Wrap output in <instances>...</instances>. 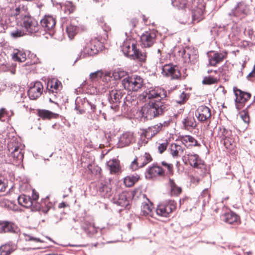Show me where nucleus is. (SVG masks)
Listing matches in <instances>:
<instances>
[{
    "mask_svg": "<svg viewBox=\"0 0 255 255\" xmlns=\"http://www.w3.org/2000/svg\"><path fill=\"white\" fill-rule=\"evenodd\" d=\"M27 7L23 3L16 2L9 8L8 15L3 16L0 19V31H3L8 26H13L17 19H21L22 25L27 34L37 32L39 30L38 22L35 18L27 14Z\"/></svg>",
    "mask_w": 255,
    "mask_h": 255,
    "instance_id": "1",
    "label": "nucleus"
},
{
    "mask_svg": "<svg viewBox=\"0 0 255 255\" xmlns=\"http://www.w3.org/2000/svg\"><path fill=\"white\" fill-rule=\"evenodd\" d=\"M166 95V91L160 88H150L144 91L141 96L145 101L156 100L142 108V116L147 120H151L167 111L169 108V105L163 100Z\"/></svg>",
    "mask_w": 255,
    "mask_h": 255,
    "instance_id": "2",
    "label": "nucleus"
},
{
    "mask_svg": "<svg viewBox=\"0 0 255 255\" xmlns=\"http://www.w3.org/2000/svg\"><path fill=\"white\" fill-rule=\"evenodd\" d=\"M122 84L125 89L129 91H137L143 85L142 79L138 75L128 76L122 80Z\"/></svg>",
    "mask_w": 255,
    "mask_h": 255,
    "instance_id": "3",
    "label": "nucleus"
},
{
    "mask_svg": "<svg viewBox=\"0 0 255 255\" xmlns=\"http://www.w3.org/2000/svg\"><path fill=\"white\" fill-rule=\"evenodd\" d=\"M218 136L224 141L225 146L232 145L236 141V135L232 130L226 129L224 127H219Z\"/></svg>",
    "mask_w": 255,
    "mask_h": 255,
    "instance_id": "4",
    "label": "nucleus"
},
{
    "mask_svg": "<svg viewBox=\"0 0 255 255\" xmlns=\"http://www.w3.org/2000/svg\"><path fill=\"white\" fill-rule=\"evenodd\" d=\"M176 209V203L173 200L165 201L160 203L156 210L159 216L167 217Z\"/></svg>",
    "mask_w": 255,
    "mask_h": 255,
    "instance_id": "5",
    "label": "nucleus"
},
{
    "mask_svg": "<svg viewBox=\"0 0 255 255\" xmlns=\"http://www.w3.org/2000/svg\"><path fill=\"white\" fill-rule=\"evenodd\" d=\"M233 91L236 96V108L239 110L242 108L244 104L251 98V94L250 93L243 91L237 87L233 88Z\"/></svg>",
    "mask_w": 255,
    "mask_h": 255,
    "instance_id": "6",
    "label": "nucleus"
},
{
    "mask_svg": "<svg viewBox=\"0 0 255 255\" xmlns=\"http://www.w3.org/2000/svg\"><path fill=\"white\" fill-rule=\"evenodd\" d=\"M250 11L249 5L245 2L241 1L238 3L236 6L229 13L230 16H234L242 18L247 15Z\"/></svg>",
    "mask_w": 255,
    "mask_h": 255,
    "instance_id": "7",
    "label": "nucleus"
},
{
    "mask_svg": "<svg viewBox=\"0 0 255 255\" xmlns=\"http://www.w3.org/2000/svg\"><path fill=\"white\" fill-rule=\"evenodd\" d=\"M162 74L165 77H170L171 79H178L181 73L177 66L165 65L162 68Z\"/></svg>",
    "mask_w": 255,
    "mask_h": 255,
    "instance_id": "8",
    "label": "nucleus"
},
{
    "mask_svg": "<svg viewBox=\"0 0 255 255\" xmlns=\"http://www.w3.org/2000/svg\"><path fill=\"white\" fill-rule=\"evenodd\" d=\"M162 74L165 77H170L171 79H178L181 73L177 66L165 65L162 68Z\"/></svg>",
    "mask_w": 255,
    "mask_h": 255,
    "instance_id": "9",
    "label": "nucleus"
},
{
    "mask_svg": "<svg viewBox=\"0 0 255 255\" xmlns=\"http://www.w3.org/2000/svg\"><path fill=\"white\" fill-rule=\"evenodd\" d=\"M121 48L124 55L131 58L133 54H135L137 48L136 42L134 39H127L124 41Z\"/></svg>",
    "mask_w": 255,
    "mask_h": 255,
    "instance_id": "10",
    "label": "nucleus"
},
{
    "mask_svg": "<svg viewBox=\"0 0 255 255\" xmlns=\"http://www.w3.org/2000/svg\"><path fill=\"white\" fill-rule=\"evenodd\" d=\"M135 140L133 133L130 131H126L123 133L119 137L117 143L118 147L123 148L129 145Z\"/></svg>",
    "mask_w": 255,
    "mask_h": 255,
    "instance_id": "11",
    "label": "nucleus"
},
{
    "mask_svg": "<svg viewBox=\"0 0 255 255\" xmlns=\"http://www.w3.org/2000/svg\"><path fill=\"white\" fill-rule=\"evenodd\" d=\"M122 97V92L120 90L116 89L109 90L108 99L110 104H112L111 106L112 109L115 110H117L118 107V105L120 103Z\"/></svg>",
    "mask_w": 255,
    "mask_h": 255,
    "instance_id": "12",
    "label": "nucleus"
},
{
    "mask_svg": "<svg viewBox=\"0 0 255 255\" xmlns=\"http://www.w3.org/2000/svg\"><path fill=\"white\" fill-rule=\"evenodd\" d=\"M40 24L44 28V31L47 32L49 34H53L55 28L56 21L51 16H45L41 20Z\"/></svg>",
    "mask_w": 255,
    "mask_h": 255,
    "instance_id": "13",
    "label": "nucleus"
},
{
    "mask_svg": "<svg viewBox=\"0 0 255 255\" xmlns=\"http://www.w3.org/2000/svg\"><path fill=\"white\" fill-rule=\"evenodd\" d=\"M156 34L154 31H145L140 36V40L142 46L149 47L154 43Z\"/></svg>",
    "mask_w": 255,
    "mask_h": 255,
    "instance_id": "14",
    "label": "nucleus"
},
{
    "mask_svg": "<svg viewBox=\"0 0 255 255\" xmlns=\"http://www.w3.org/2000/svg\"><path fill=\"white\" fill-rule=\"evenodd\" d=\"M197 52L194 48L186 47L182 51L181 55L186 63H194L198 58Z\"/></svg>",
    "mask_w": 255,
    "mask_h": 255,
    "instance_id": "15",
    "label": "nucleus"
},
{
    "mask_svg": "<svg viewBox=\"0 0 255 255\" xmlns=\"http://www.w3.org/2000/svg\"><path fill=\"white\" fill-rule=\"evenodd\" d=\"M163 169L156 164H153L152 166L147 169L145 172V177L147 179H151L154 177L164 175Z\"/></svg>",
    "mask_w": 255,
    "mask_h": 255,
    "instance_id": "16",
    "label": "nucleus"
},
{
    "mask_svg": "<svg viewBox=\"0 0 255 255\" xmlns=\"http://www.w3.org/2000/svg\"><path fill=\"white\" fill-rule=\"evenodd\" d=\"M19 231L17 226L13 223L7 221H0V233H17Z\"/></svg>",
    "mask_w": 255,
    "mask_h": 255,
    "instance_id": "17",
    "label": "nucleus"
},
{
    "mask_svg": "<svg viewBox=\"0 0 255 255\" xmlns=\"http://www.w3.org/2000/svg\"><path fill=\"white\" fill-rule=\"evenodd\" d=\"M195 115L199 121L204 122L211 116L210 109L206 106H201L196 110Z\"/></svg>",
    "mask_w": 255,
    "mask_h": 255,
    "instance_id": "18",
    "label": "nucleus"
},
{
    "mask_svg": "<svg viewBox=\"0 0 255 255\" xmlns=\"http://www.w3.org/2000/svg\"><path fill=\"white\" fill-rule=\"evenodd\" d=\"M43 86L41 82H36L33 86L29 88L28 95L31 100H35L42 94Z\"/></svg>",
    "mask_w": 255,
    "mask_h": 255,
    "instance_id": "19",
    "label": "nucleus"
},
{
    "mask_svg": "<svg viewBox=\"0 0 255 255\" xmlns=\"http://www.w3.org/2000/svg\"><path fill=\"white\" fill-rule=\"evenodd\" d=\"M129 194L123 192L113 199V203L119 206L127 207L129 204Z\"/></svg>",
    "mask_w": 255,
    "mask_h": 255,
    "instance_id": "20",
    "label": "nucleus"
},
{
    "mask_svg": "<svg viewBox=\"0 0 255 255\" xmlns=\"http://www.w3.org/2000/svg\"><path fill=\"white\" fill-rule=\"evenodd\" d=\"M8 148L9 152H11V156L15 160L20 161L22 160L23 154L22 152V149L18 145V143L11 146V144H8Z\"/></svg>",
    "mask_w": 255,
    "mask_h": 255,
    "instance_id": "21",
    "label": "nucleus"
},
{
    "mask_svg": "<svg viewBox=\"0 0 255 255\" xmlns=\"http://www.w3.org/2000/svg\"><path fill=\"white\" fill-rule=\"evenodd\" d=\"M187 159L190 165L194 168H199L202 164V161L199 159V156L194 153H189L183 156V160Z\"/></svg>",
    "mask_w": 255,
    "mask_h": 255,
    "instance_id": "22",
    "label": "nucleus"
},
{
    "mask_svg": "<svg viewBox=\"0 0 255 255\" xmlns=\"http://www.w3.org/2000/svg\"><path fill=\"white\" fill-rule=\"evenodd\" d=\"M226 52H213V55L209 56V64L211 66H215L222 61L227 56Z\"/></svg>",
    "mask_w": 255,
    "mask_h": 255,
    "instance_id": "23",
    "label": "nucleus"
},
{
    "mask_svg": "<svg viewBox=\"0 0 255 255\" xmlns=\"http://www.w3.org/2000/svg\"><path fill=\"white\" fill-rule=\"evenodd\" d=\"M98 52V50L96 47L95 45H94L93 47L89 45L86 46L83 48V49L81 50L80 54H79L78 57L76 58L74 63L81 58H84L88 56L96 54Z\"/></svg>",
    "mask_w": 255,
    "mask_h": 255,
    "instance_id": "24",
    "label": "nucleus"
},
{
    "mask_svg": "<svg viewBox=\"0 0 255 255\" xmlns=\"http://www.w3.org/2000/svg\"><path fill=\"white\" fill-rule=\"evenodd\" d=\"M221 218L223 221L229 224H238L240 222V217L232 212L225 213L222 216Z\"/></svg>",
    "mask_w": 255,
    "mask_h": 255,
    "instance_id": "25",
    "label": "nucleus"
},
{
    "mask_svg": "<svg viewBox=\"0 0 255 255\" xmlns=\"http://www.w3.org/2000/svg\"><path fill=\"white\" fill-rule=\"evenodd\" d=\"M183 127L185 129L191 130L196 127L197 125L193 115L189 114L187 117L185 118L182 122Z\"/></svg>",
    "mask_w": 255,
    "mask_h": 255,
    "instance_id": "26",
    "label": "nucleus"
},
{
    "mask_svg": "<svg viewBox=\"0 0 255 255\" xmlns=\"http://www.w3.org/2000/svg\"><path fill=\"white\" fill-rule=\"evenodd\" d=\"M62 87L61 83L56 79H50L47 82V89L49 92L57 93Z\"/></svg>",
    "mask_w": 255,
    "mask_h": 255,
    "instance_id": "27",
    "label": "nucleus"
},
{
    "mask_svg": "<svg viewBox=\"0 0 255 255\" xmlns=\"http://www.w3.org/2000/svg\"><path fill=\"white\" fill-rule=\"evenodd\" d=\"M99 192L103 196L108 197L110 195L111 188L109 181H101L98 185Z\"/></svg>",
    "mask_w": 255,
    "mask_h": 255,
    "instance_id": "28",
    "label": "nucleus"
},
{
    "mask_svg": "<svg viewBox=\"0 0 255 255\" xmlns=\"http://www.w3.org/2000/svg\"><path fill=\"white\" fill-rule=\"evenodd\" d=\"M184 150V148L176 143H172L170 146V153L174 158H177L181 156Z\"/></svg>",
    "mask_w": 255,
    "mask_h": 255,
    "instance_id": "29",
    "label": "nucleus"
},
{
    "mask_svg": "<svg viewBox=\"0 0 255 255\" xmlns=\"http://www.w3.org/2000/svg\"><path fill=\"white\" fill-rule=\"evenodd\" d=\"M152 209V204L149 201L143 203L141 206V212L142 214L144 216L153 217V212Z\"/></svg>",
    "mask_w": 255,
    "mask_h": 255,
    "instance_id": "30",
    "label": "nucleus"
},
{
    "mask_svg": "<svg viewBox=\"0 0 255 255\" xmlns=\"http://www.w3.org/2000/svg\"><path fill=\"white\" fill-rule=\"evenodd\" d=\"M17 200L19 205L27 208L30 207L33 204L31 198L24 194L19 196Z\"/></svg>",
    "mask_w": 255,
    "mask_h": 255,
    "instance_id": "31",
    "label": "nucleus"
},
{
    "mask_svg": "<svg viewBox=\"0 0 255 255\" xmlns=\"http://www.w3.org/2000/svg\"><path fill=\"white\" fill-rule=\"evenodd\" d=\"M180 139L182 143L187 147L196 146L198 143L197 141L193 136L189 135L180 136Z\"/></svg>",
    "mask_w": 255,
    "mask_h": 255,
    "instance_id": "32",
    "label": "nucleus"
},
{
    "mask_svg": "<svg viewBox=\"0 0 255 255\" xmlns=\"http://www.w3.org/2000/svg\"><path fill=\"white\" fill-rule=\"evenodd\" d=\"M12 58L15 61L24 62L26 59V54L22 50L14 49L12 54Z\"/></svg>",
    "mask_w": 255,
    "mask_h": 255,
    "instance_id": "33",
    "label": "nucleus"
},
{
    "mask_svg": "<svg viewBox=\"0 0 255 255\" xmlns=\"http://www.w3.org/2000/svg\"><path fill=\"white\" fill-rule=\"evenodd\" d=\"M147 57L146 52L144 49H139L137 48L135 50V54H133L131 59L137 60L140 62H145Z\"/></svg>",
    "mask_w": 255,
    "mask_h": 255,
    "instance_id": "34",
    "label": "nucleus"
},
{
    "mask_svg": "<svg viewBox=\"0 0 255 255\" xmlns=\"http://www.w3.org/2000/svg\"><path fill=\"white\" fill-rule=\"evenodd\" d=\"M107 164L111 173L116 174L120 171L119 162L117 160H110L107 162Z\"/></svg>",
    "mask_w": 255,
    "mask_h": 255,
    "instance_id": "35",
    "label": "nucleus"
},
{
    "mask_svg": "<svg viewBox=\"0 0 255 255\" xmlns=\"http://www.w3.org/2000/svg\"><path fill=\"white\" fill-rule=\"evenodd\" d=\"M38 115L43 120H50L53 118H56L58 116V114L46 110H38Z\"/></svg>",
    "mask_w": 255,
    "mask_h": 255,
    "instance_id": "36",
    "label": "nucleus"
},
{
    "mask_svg": "<svg viewBox=\"0 0 255 255\" xmlns=\"http://www.w3.org/2000/svg\"><path fill=\"white\" fill-rule=\"evenodd\" d=\"M13 115L14 112L12 110L7 111L4 108L0 109V121L1 122L9 121Z\"/></svg>",
    "mask_w": 255,
    "mask_h": 255,
    "instance_id": "37",
    "label": "nucleus"
},
{
    "mask_svg": "<svg viewBox=\"0 0 255 255\" xmlns=\"http://www.w3.org/2000/svg\"><path fill=\"white\" fill-rule=\"evenodd\" d=\"M137 159L138 160L137 163L139 164V167H142L151 162L152 159L148 153L145 152L143 155L137 158Z\"/></svg>",
    "mask_w": 255,
    "mask_h": 255,
    "instance_id": "38",
    "label": "nucleus"
},
{
    "mask_svg": "<svg viewBox=\"0 0 255 255\" xmlns=\"http://www.w3.org/2000/svg\"><path fill=\"white\" fill-rule=\"evenodd\" d=\"M168 184L170 188V192L172 195L178 196L181 193V188L176 185L173 179L169 178Z\"/></svg>",
    "mask_w": 255,
    "mask_h": 255,
    "instance_id": "39",
    "label": "nucleus"
},
{
    "mask_svg": "<svg viewBox=\"0 0 255 255\" xmlns=\"http://www.w3.org/2000/svg\"><path fill=\"white\" fill-rule=\"evenodd\" d=\"M16 249L15 245L5 244L0 247V255H9Z\"/></svg>",
    "mask_w": 255,
    "mask_h": 255,
    "instance_id": "40",
    "label": "nucleus"
},
{
    "mask_svg": "<svg viewBox=\"0 0 255 255\" xmlns=\"http://www.w3.org/2000/svg\"><path fill=\"white\" fill-rule=\"evenodd\" d=\"M139 178V176L137 174L129 175L125 178L124 183L127 187H131L138 181Z\"/></svg>",
    "mask_w": 255,
    "mask_h": 255,
    "instance_id": "41",
    "label": "nucleus"
},
{
    "mask_svg": "<svg viewBox=\"0 0 255 255\" xmlns=\"http://www.w3.org/2000/svg\"><path fill=\"white\" fill-rule=\"evenodd\" d=\"M86 225L88 226V228L85 225H82L81 228L88 236H92L97 233V229L92 223H86Z\"/></svg>",
    "mask_w": 255,
    "mask_h": 255,
    "instance_id": "42",
    "label": "nucleus"
},
{
    "mask_svg": "<svg viewBox=\"0 0 255 255\" xmlns=\"http://www.w3.org/2000/svg\"><path fill=\"white\" fill-rule=\"evenodd\" d=\"M15 64L6 63L0 65V72L9 71L12 74H15Z\"/></svg>",
    "mask_w": 255,
    "mask_h": 255,
    "instance_id": "43",
    "label": "nucleus"
},
{
    "mask_svg": "<svg viewBox=\"0 0 255 255\" xmlns=\"http://www.w3.org/2000/svg\"><path fill=\"white\" fill-rule=\"evenodd\" d=\"M101 26L103 29L102 31L103 33L100 36L96 38V39L98 42H100V43H103L108 38L107 32L110 29V28L109 26L106 25V24H104V27H103V25H102Z\"/></svg>",
    "mask_w": 255,
    "mask_h": 255,
    "instance_id": "44",
    "label": "nucleus"
},
{
    "mask_svg": "<svg viewBox=\"0 0 255 255\" xmlns=\"http://www.w3.org/2000/svg\"><path fill=\"white\" fill-rule=\"evenodd\" d=\"M61 8L67 14L71 13L75 9V6L71 1H66L65 3L61 4Z\"/></svg>",
    "mask_w": 255,
    "mask_h": 255,
    "instance_id": "45",
    "label": "nucleus"
},
{
    "mask_svg": "<svg viewBox=\"0 0 255 255\" xmlns=\"http://www.w3.org/2000/svg\"><path fill=\"white\" fill-rule=\"evenodd\" d=\"M66 31L69 38L71 39L73 38L78 32V28L76 26L70 24L66 27Z\"/></svg>",
    "mask_w": 255,
    "mask_h": 255,
    "instance_id": "46",
    "label": "nucleus"
},
{
    "mask_svg": "<svg viewBox=\"0 0 255 255\" xmlns=\"http://www.w3.org/2000/svg\"><path fill=\"white\" fill-rule=\"evenodd\" d=\"M27 34L24 30L16 28L10 32V36L14 38H17Z\"/></svg>",
    "mask_w": 255,
    "mask_h": 255,
    "instance_id": "47",
    "label": "nucleus"
},
{
    "mask_svg": "<svg viewBox=\"0 0 255 255\" xmlns=\"http://www.w3.org/2000/svg\"><path fill=\"white\" fill-rule=\"evenodd\" d=\"M219 79V78L213 77L212 76L206 77L204 78L202 83L204 84H212L217 83Z\"/></svg>",
    "mask_w": 255,
    "mask_h": 255,
    "instance_id": "48",
    "label": "nucleus"
},
{
    "mask_svg": "<svg viewBox=\"0 0 255 255\" xmlns=\"http://www.w3.org/2000/svg\"><path fill=\"white\" fill-rule=\"evenodd\" d=\"M103 72L102 70H98L95 72L92 73L90 75V79L92 81H96L101 78L103 76Z\"/></svg>",
    "mask_w": 255,
    "mask_h": 255,
    "instance_id": "49",
    "label": "nucleus"
},
{
    "mask_svg": "<svg viewBox=\"0 0 255 255\" xmlns=\"http://www.w3.org/2000/svg\"><path fill=\"white\" fill-rule=\"evenodd\" d=\"M162 129L161 125L158 124L149 128V132H150L151 135L153 136L159 132Z\"/></svg>",
    "mask_w": 255,
    "mask_h": 255,
    "instance_id": "50",
    "label": "nucleus"
},
{
    "mask_svg": "<svg viewBox=\"0 0 255 255\" xmlns=\"http://www.w3.org/2000/svg\"><path fill=\"white\" fill-rule=\"evenodd\" d=\"M127 75V72L121 70L115 71L113 76L116 80L120 79Z\"/></svg>",
    "mask_w": 255,
    "mask_h": 255,
    "instance_id": "51",
    "label": "nucleus"
},
{
    "mask_svg": "<svg viewBox=\"0 0 255 255\" xmlns=\"http://www.w3.org/2000/svg\"><path fill=\"white\" fill-rule=\"evenodd\" d=\"M240 117L245 123H248L250 121V118L246 110H243L240 113Z\"/></svg>",
    "mask_w": 255,
    "mask_h": 255,
    "instance_id": "52",
    "label": "nucleus"
},
{
    "mask_svg": "<svg viewBox=\"0 0 255 255\" xmlns=\"http://www.w3.org/2000/svg\"><path fill=\"white\" fill-rule=\"evenodd\" d=\"M174 6H177L178 8H183L185 6L184 0H175L172 2Z\"/></svg>",
    "mask_w": 255,
    "mask_h": 255,
    "instance_id": "53",
    "label": "nucleus"
},
{
    "mask_svg": "<svg viewBox=\"0 0 255 255\" xmlns=\"http://www.w3.org/2000/svg\"><path fill=\"white\" fill-rule=\"evenodd\" d=\"M167 142L165 141L162 143H159L157 146L158 151L160 153H163L167 148Z\"/></svg>",
    "mask_w": 255,
    "mask_h": 255,
    "instance_id": "54",
    "label": "nucleus"
},
{
    "mask_svg": "<svg viewBox=\"0 0 255 255\" xmlns=\"http://www.w3.org/2000/svg\"><path fill=\"white\" fill-rule=\"evenodd\" d=\"M23 235L24 236V239L26 241H34L35 242H42V241L39 238H34L30 235L23 234Z\"/></svg>",
    "mask_w": 255,
    "mask_h": 255,
    "instance_id": "55",
    "label": "nucleus"
},
{
    "mask_svg": "<svg viewBox=\"0 0 255 255\" xmlns=\"http://www.w3.org/2000/svg\"><path fill=\"white\" fill-rule=\"evenodd\" d=\"M7 187V184L4 182L3 178L0 176V192H4Z\"/></svg>",
    "mask_w": 255,
    "mask_h": 255,
    "instance_id": "56",
    "label": "nucleus"
},
{
    "mask_svg": "<svg viewBox=\"0 0 255 255\" xmlns=\"http://www.w3.org/2000/svg\"><path fill=\"white\" fill-rule=\"evenodd\" d=\"M138 160L136 159H135L131 163L130 165V168L132 171L136 170L138 168H141L139 167V164L137 163Z\"/></svg>",
    "mask_w": 255,
    "mask_h": 255,
    "instance_id": "57",
    "label": "nucleus"
},
{
    "mask_svg": "<svg viewBox=\"0 0 255 255\" xmlns=\"http://www.w3.org/2000/svg\"><path fill=\"white\" fill-rule=\"evenodd\" d=\"M201 196L204 197L205 199L203 200V202H205L206 200L208 202V200L210 198V195L208 193V189H205L202 192Z\"/></svg>",
    "mask_w": 255,
    "mask_h": 255,
    "instance_id": "58",
    "label": "nucleus"
},
{
    "mask_svg": "<svg viewBox=\"0 0 255 255\" xmlns=\"http://www.w3.org/2000/svg\"><path fill=\"white\" fill-rule=\"evenodd\" d=\"M187 99V95L184 92H182L179 97V99L177 100L176 102L178 103L182 104Z\"/></svg>",
    "mask_w": 255,
    "mask_h": 255,
    "instance_id": "59",
    "label": "nucleus"
},
{
    "mask_svg": "<svg viewBox=\"0 0 255 255\" xmlns=\"http://www.w3.org/2000/svg\"><path fill=\"white\" fill-rule=\"evenodd\" d=\"M161 164L167 168L169 172H171L172 170L173 166L171 164H168L165 161H162Z\"/></svg>",
    "mask_w": 255,
    "mask_h": 255,
    "instance_id": "60",
    "label": "nucleus"
},
{
    "mask_svg": "<svg viewBox=\"0 0 255 255\" xmlns=\"http://www.w3.org/2000/svg\"><path fill=\"white\" fill-rule=\"evenodd\" d=\"M87 102L88 104L90 106L92 111L93 112H96V105L95 103H92V102L89 101L87 100Z\"/></svg>",
    "mask_w": 255,
    "mask_h": 255,
    "instance_id": "61",
    "label": "nucleus"
},
{
    "mask_svg": "<svg viewBox=\"0 0 255 255\" xmlns=\"http://www.w3.org/2000/svg\"><path fill=\"white\" fill-rule=\"evenodd\" d=\"M38 198H39V195H38V193L35 192L34 191V190H33L32 198H31L32 201H33V202L34 201H36L38 199Z\"/></svg>",
    "mask_w": 255,
    "mask_h": 255,
    "instance_id": "62",
    "label": "nucleus"
},
{
    "mask_svg": "<svg viewBox=\"0 0 255 255\" xmlns=\"http://www.w3.org/2000/svg\"><path fill=\"white\" fill-rule=\"evenodd\" d=\"M171 121V120H167L166 121H164L163 123H160L159 124L161 125V128H165V127H168Z\"/></svg>",
    "mask_w": 255,
    "mask_h": 255,
    "instance_id": "63",
    "label": "nucleus"
},
{
    "mask_svg": "<svg viewBox=\"0 0 255 255\" xmlns=\"http://www.w3.org/2000/svg\"><path fill=\"white\" fill-rule=\"evenodd\" d=\"M251 77H255V67L253 70L248 75V78L250 79Z\"/></svg>",
    "mask_w": 255,
    "mask_h": 255,
    "instance_id": "64",
    "label": "nucleus"
}]
</instances>
